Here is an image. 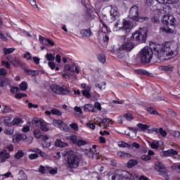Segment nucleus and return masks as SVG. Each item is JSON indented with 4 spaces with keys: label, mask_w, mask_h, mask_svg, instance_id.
<instances>
[{
    "label": "nucleus",
    "mask_w": 180,
    "mask_h": 180,
    "mask_svg": "<svg viewBox=\"0 0 180 180\" xmlns=\"http://www.w3.org/2000/svg\"><path fill=\"white\" fill-rule=\"evenodd\" d=\"M123 116L129 122H130V120H133L134 119V117H133V115H131V113L124 114Z\"/></svg>",
    "instance_id": "de8ad7c7"
},
{
    "label": "nucleus",
    "mask_w": 180,
    "mask_h": 180,
    "mask_svg": "<svg viewBox=\"0 0 180 180\" xmlns=\"http://www.w3.org/2000/svg\"><path fill=\"white\" fill-rule=\"evenodd\" d=\"M102 121L103 119L99 117H97L94 120L96 124H97V126H99V127H102Z\"/></svg>",
    "instance_id": "6e6d98bb"
},
{
    "label": "nucleus",
    "mask_w": 180,
    "mask_h": 180,
    "mask_svg": "<svg viewBox=\"0 0 180 180\" xmlns=\"http://www.w3.org/2000/svg\"><path fill=\"white\" fill-rule=\"evenodd\" d=\"M121 174L122 175V179H129V180H136V178H139V175L134 174L127 172V170L121 169Z\"/></svg>",
    "instance_id": "f8f14e48"
},
{
    "label": "nucleus",
    "mask_w": 180,
    "mask_h": 180,
    "mask_svg": "<svg viewBox=\"0 0 180 180\" xmlns=\"http://www.w3.org/2000/svg\"><path fill=\"white\" fill-rule=\"evenodd\" d=\"M64 70L68 72H74V68L71 67L70 65H65Z\"/></svg>",
    "instance_id": "09e8293b"
},
{
    "label": "nucleus",
    "mask_w": 180,
    "mask_h": 180,
    "mask_svg": "<svg viewBox=\"0 0 180 180\" xmlns=\"http://www.w3.org/2000/svg\"><path fill=\"white\" fill-rule=\"evenodd\" d=\"M98 60L102 64H105V63H106V56H105V55L100 54L98 56Z\"/></svg>",
    "instance_id": "ea45409f"
},
{
    "label": "nucleus",
    "mask_w": 180,
    "mask_h": 180,
    "mask_svg": "<svg viewBox=\"0 0 180 180\" xmlns=\"http://www.w3.org/2000/svg\"><path fill=\"white\" fill-rule=\"evenodd\" d=\"M51 115H54L56 116H61L63 115V112H61V111H60V110L56 109V108L51 109Z\"/></svg>",
    "instance_id": "4c0bfd02"
},
{
    "label": "nucleus",
    "mask_w": 180,
    "mask_h": 180,
    "mask_svg": "<svg viewBox=\"0 0 180 180\" xmlns=\"http://www.w3.org/2000/svg\"><path fill=\"white\" fill-rule=\"evenodd\" d=\"M2 113H11L12 108L9 105H4V109L1 110Z\"/></svg>",
    "instance_id": "79ce46f5"
},
{
    "label": "nucleus",
    "mask_w": 180,
    "mask_h": 180,
    "mask_svg": "<svg viewBox=\"0 0 180 180\" xmlns=\"http://www.w3.org/2000/svg\"><path fill=\"white\" fill-rule=\"evenodd\" d=\"M77 146H78L79 147H81L82 146H86V141H84L82 139H79V141H77Z\"/></svg>",
    "instance_id": "bf43d9fd"
},
{
    "label": "nucleus",
    "mask_w": 180,
    "mask_h": 180,
    "mask_svg": "<svg viewBox=\"0 0 180 180\" xmlns=\"http://www.w3.org/2000/svg\"><path fill=\"white\" fill-rule=\"evenodd\" d=\"M94 107V109H97L98 110H99V112L102 110V105L99 102H95Z\"/></svg>",
    "instance_id": "603ef678"
},
{
    "label": "nucleus",
    "mask_w": 180,
    "mask_h": 180,
    "mask_svg": "<svg viewBox=\"0 0 180 180\" xmlns=\"http://www.w3.org/2000/svg\"><path fill=\"white\" fill-rule=\"evenodd\" d=\"M148 34V30L147 27L140 28L135 31L129 39L132 41H139L140 43H146L147 41V35Z\"/></svg>",
    "instance_id": "7ed1b4c3"
},
{
    "label": "nucleus",
    "mask_w": 180,
    "mask_h": 180,
    "mask_svg": "<svg viewBox=\"0 0 180 180\" xmlns=\"http://www.w3.org/2000/svg\"><path fill=\"white\" fill-rule=\"evenodd\" d=\"M21 91H26L27 89V82H22L19 85Z\"/></svg>",
    "instance_id": "37998d69"
},
{
    "label": "nucleus",
    "mask_w": 180,
    "mask_h": 180,
    "mask_svg": "<svg viewBox=\"0 0 180 180\" xmlns=\"http://www.w3.org/2000/svg\"><path fill=\"white\" fill-rule=\"evenodd\" d=\"M100 23L103 25V28L101 30V32L103 33H105V36L103 37V40L105 43H106L109 41V36H108V34H106L109 32V27H108L106 23H105V22H103V20L102 19H100Z\"/></svg>",
    "instance_id": "9d476101"
},
{
    "label": "nucleus",
    "mask_w": 180,
    "mask_h": 180,
    "mask_svg": "<svg viewBox=\"0 0 180 180\" xmlns=\"http://www.w3.org/2000/svg\"><path fill=\"white\" fill-rule=\"evenodd\" d=\"M27 136L25 134H18L16 136H13V141L14 143H19L21 140H26Z\"/></svg>",
    "instance_id": "dca6fc26"
},
{
    "label": "nucleus",
    "mask_w": 180,
    "mask_h": 180,
    "mask_svg": "<svg viewBox=\"0 0 180 180\" xmlns=\"http://www.w3.org/2000/svg\"><path fill=\"white\" fill-rule=\"evenodd\" d=\"M119 157L121 158H130L131 157V155L129 153L120 151L118 153Z\"/></svg>",
    "instance_id": "7c9ffc66"
},
{
    "label": "nucleus",
    "mask_w": 180,
    "mask_h": 180,
    "mask_svg": "<svg viewBox=\"0 0 180 180\" xmlns=\"http://www.w3.org/2000/svg\"><path fill=\"white\" fill-rule=\"evenodd\" d=\"M86 127H89V129H91V130H95V124L88 122L86 124Z\"/></svg>",
    "instance_id": "338daca9"
},
{
    "label": "nucleus",
    "mask_w": 180,
    "mask_h": 180,
    "mask_svg": "<svg viewBox=\"0 0 180 180\" xmlns=\"http://www.w3.org/2000/svg\"><path fill=\"white\" fill-rule=\"evenodd\" d=\"M11 157V155L8 153H5L4 151L0 152V160L1 162H5L6 161V159L9 158Z\"/></svg>",
    "instance_id": "393cba45"
},
{
    "label": "nucleus",
    "mask_w": 180,
    "mask_h": 180,
    "mask_svg": "<svg viewBox=\"0 0 180 180\" xmlns=\"http://www.w3.org/2000/svg\"><path fill=\"white\" fill-rule=\"evenodd\" d=\"M129 17L132 20H136V22H143V20H146L147 17L141 16V13L139 11V6L137 5H134L131 6L129 11Z\"/></svg>",
    "instance_id": "20e7f679"
},
{
    "label": "nucleus",
    "mask_w": 180,
    "mask_h": 180,
    "mask_svg": "<svg viewBox=\"0 0 180 180\" xmlns=\"http://www.w3.org/2000/svg\"><path fill=\"white\" fill-rule=\"evenodd\" d=\"M27 94L25 93H18L15 95V99H22V98H26Z\"/></svg>",
    "instance_id": "c03bdc74"
},
{
    "label": "nucleus",
    "mask_w": 180,
    "mask_h": 180,
    "mask_svg": "<svg viewBox=\"0 0 180 180\" xmlns=\"http://www.w3.org/2000/svg\"><path fill=\"white\" fill-rule=\"evenodd\" d=\"M172 47L171 41H166L162 44L150 42L149 44L150 51L147 49L141 50L140 53L141 62L142 64H150L153 56H155V58L160 61L175 58L179 53V46L178 44H175L174 49Z\"/></svg>",
    "instance_id": "f257e3e1"
},
{
    "label": "nucleus",
    "mask_w": 180,
    "mask_h": 180,
    "mask_svg": "<svg viewBox=\"0 0 180 180\" xmlns=\"http://www.w3.org/2000/svg\"><path fill=\"white\" fill-rule=\"evenodd\" d=\"M80 34L82 37H91V36H92V31L91 28L83 29L80 30Z\"/></svg>",
    "instance_id": "f3484780"
},
{
    "label": "nucleus",
    "mask_w": 180,
    "mask_h": 180,
    "mask_svg": "<svg viewBox=\"0 0 180 180\" xmlns=\"http://www.w3.org/2000/svg\"><path fill=\"white\" fill-rule=\"evenodd\" d=\"M39 123V129L42 131H49L50 130V128H49V125L47 122H44L43 120H34V124H37Z\"/></svg>",
    "instance_id": "ddd939ff"
},
{
    "label": "nucleus",
    "mask_w": 180,
    "mask_h": 180,
    "mask_svg": "<svg viewBox=\"0 0 180 180\" xmlns=\"http://www.w3.org/2000/svg\"><path fill=\"white\" fill-rule=\"evenodd\" d=\"M24 155L25 153L23 152V150H20L15 154V158H16V160H20L22 157H24Z\"/></svg>",
    "instance_id": "c9c22d12"
},
{
    "label": "nucleus",
    "mask_w": 180,
    "mask_h": 180,
    "mask_svg": "<svg viewBox=\"0 0 180 180\" xmlns=\"http://www.w3.org/2000/svg\"><path fill=\"white\" fill-rule=\"evenodd\" d=\"M28 151L29 153H37L40 157H46L47 155L45 152L41 150L40 148H30Z\"/></svg>",
    "instance_id": "a211bd4d"
},
{
    "label": "nucleus",
    "mask_w": 180,
    "mask_h": 180,
    "mask_svg": "<svg viewBox=\"0 0 180 180\" xmlns=\"http://www.w3.org/2000/svg\"><path fill=\"white\" fill-rule=\"evenodd\" d=\"M84 112H96L95 107L92 104H85L84 106Z\"/></svg>",
    "instance_id": "5701e85b"
},
{
    "label": "nucleus",
    "mask_w": 180,
    "mask_h": 180,
    "mask_svg": "<svg viewBox=\"0 0 180 180\" xmlns=\"http://www.w3.org/2000/svg\"><path fill=\"white\" fill-rule=\"evenodd\" d=\"M136 47V44L133 43L130 39H128L120 47V50H124V51H131Z\"/></svg>",
    "instance_id": "1a4fd4ad"
},
{
    "label": "nucleus",
    "mask_w": 180,
    "mask_h": 180,
    "mask_svg": "<svg viewBox=\"0 0 180 180\" xmlns=\"http://www.w3.org/2000/svg\"><path fill=\"white\" fill-rule=\"evenodd\" d=\"M163 154L165 157H171L172 155H178V150H175L174 149L163 150Z\"/></svg>",
    "instance_id": "6ab92c4d"
},
{
    "label": "nucleus",
    "mask_w": 180,
    "mask_h": 180,
    "mask_svg": "<svg viewBox=\"0 0 180 180\" xmlns=\"http://www.w3.org/2000/svg\"><path fill=\"white\" fill-rule=\"evenodd\" d=\"M22 124H23V119L20 117H15L11 121V126H20Z\"/></svg>",
    "instance_id": "412c9836"
},
{
    "label": "nucleus",
    "mask_w": 180,
    "mask_h": 180,
    "mask_svg": "<svg viewBox=\"0 0 180 180\" xmlns=\"http://www.w3.org/2000/svg\"><path fill=\"white\" fill-rule=\"evenodd\" d=\"M75 112H77V113H79V117L80 115H84V112H82V110L81 109V107L75 106L74 108Z\"/></svg>",
    "instance_id": "864d4df0"
},
{
    "label": "nucleus",
    "mask_w": 180,
    "mask_h": 180,
    "mask_svg": "<svg viewBox=\"0 0 180 180\" xmlns=\"http://www.w3.org/2000/svg\"><path fill=\"white\" fill-rule=\"evenodd\" d=\"M14 131L15 130L13 129L6 128L5 134H7V136H12Z\"/></svg>",
    "instance_id": "3c124183"
},
{
    "label": "nucleus",
    "mask_w": 180,
    "mask_h": 180,
    "mask_svg": "<svg viewBox=\"0 0 180 180\" xmlns=\"http://www.w3.org/2000/svg\"><path fill=\"white\" fill-rule=\"evenodd\" d=\"M159 133H160V134H161V136H162V137H167V134H168L167 131L164 130V129H162V127H160V131Z\"/></svg>",
    "instance_id": "69168bd1"
},
{
    "label": "nucleus",
    "mask_w": 180,
    "mask_h": 180,
    "mask_svg": "<svg viewBox=\"0 0 180 180\" xmlns=\"http://www.w3.org/2000/svg\"><path fill=\"white\" fill-rule=\"evenodd\" d=\"M112 122V120L109 118H103L102 121L101 126L104 127V129H108L109 127V124H110V122Z\"/></svg>",
    "instance_id": "cd10ccee"
},
{
    "label": "nucleus",
    "mask_w": 180,
    "mask_h": 180,
    "mask_svg": "<svg viewBox=\"0 0 180 180\" xmlns=\"http://www.w3.org/2000/svg\"><path fill=\"white\" fill-rule=\"evenodd\" d=\"M30 160H36V158H39L38 153H32L29 155Z\"/></svg>",
    "instance_id": "0e129e2a"
},
{
    "label": "nucleus",
    "mask_w": 180,
    "mask_h": 180,
    "mask_svg": "<svg viewBox=\"0 0 180 180\" xmlns=\"http://www.w3.org/2000/svg\"><path fill=\"white\" fill-rule=\"evenodd\" d=\"M118 147H120L121 148H131V146L130 144L124 142V141H121L118 144Z\"/></svg>",
    "instance_id": "72a5a7b5"
},
{
    "label": "nucleus",
    "mask_w": 180,
    "mask_h": 180,
    "mask_svg": "<svg viewBox=\"0 0 180 180\" xmlns=\"http://www.w3.org/2000/svg\"><path fill=\"white\" fill-rule=\"evenodd\" d=\"M1 65H3V67H6V68H8V69L11 68V63L5 60L1 61Z\"/></svg>",
    "instance_id": "680f3d73"
},
{
    "label": "nucleus",
    "mask_w": 180,
    "mask_h": 180,
    "mask_svg": "<svg viewBox=\"0 0 180 180\" xmlns=\"http://www.w3.org/2000/svg\"><path fill=\"white\" fill-rule=\"evenodd\" d=\"M137 127L139 131H146V130L150 129V125L142 123L137 124Z\"/></svg>",
    "instance_id": "a878e982"
},
{
    "label": "nucleus",
    "mask_w": 180,
    "mask_h": 180,
    "mask_svg": "<svg viewBox=\"0 0 180 180\" xmlns=\"http://www.w3.org/2000/svg\"><path fill=\"white\" fill-rule=\"evenodd\" d=\"M11 120H12L11 117H4L3 121L4 126H6L7 127H12V121L11 122Z\"/></svg>",
    "instance_id": "bb28decb"
},
{
    "label": "nucleus",
    "mask_w": 180,
    "mask_h": 180,
    "mask_svg": "<svg viewBox=\"0 0 180 180\" xmlns=\"http://www.w3.org/2000/svg\"><path fill=\"white\" fill-rule=\"evenodd\" d=\"M10 63L13 65V67L18 68V67H22L23 65V63L20 60V59L18 58V57L13 58Z\"/></svg>",
    "instance_id": "2eb2a0df"
},
{
    "label": "nucleus",
    "mask_w": 180,
    "mask_h": 180,
    "mask_svg": "<svg viewBox=\"0 0 180 180\" xmlns=\"http://www.w3.org/2000/svg\"><path fill=\"white\" fill-rule=\"evenodd\" d=\"M27 1L33 8H39L37 4L36 3V0H27Z\"/></svg>",
    "instance_id": "052dcab7"
},
{
    "label": "nucleus",
    "mask_w": 180,
    "mask_h": 180,
    "mask_svg": "<svg viewBox=\"0 0 180 180\" xmlns=\"http://www.w3.org/2000/svg\"><path fill=\"white\" fill-rule=\"evenodd\" d=\"M70 141H72L73 144H77L78 139L76 135H72L69 137Z\"/></svg>",
    "instance_id": "8fccbe9b"
},
{
    "label": "nucleus",
    "mask_w": 180,
    "mask_h": 180,
    "mask_svg": "<svg viewBox=\"0 0 180 180\" xmlns=\"http://www.w3.org/2000/svg\"><path fill=\"white\" fill-rule=\"evenodd\" d=\"M51 89L52 92L56 94L57 95H68L71 94V91L68 89V87H63L58 84H52L51 85Z\"/></svg>",
    "instance_id": "423d86ee"
},
{
    "label": "nucleus",
    "mask_w": 180,
    "mask_h": 180,
    "mask_svg": "<svg viewBox=\"0 0 180 180\" xmlns=\"http://www.w3.org/2000/svg\"><path fill=\"white\" fill-rule=\"evenodd\" d=\"M138 74H140L141 75H147V77H151V73L150 72L144 70V69H139L137 70Z\"/></svg>",
    "instance_id": "2f4dec72"
},
{
    "label": "nucleus",
    "mask_w": 180,
    "mask_h": 180,
    "mask_svg": "<svg viewBox=\"0 0 180 180\" xmlns=\"http://www.w3.org/2000/svg\"><path fill=\"white\" fill-rule=\"evenodd\" d=\"M55 146L56 147H60V148H63L64 147H67V146H68V143L62 141L61 139H58L55 141Z\"/></svg>",
    "instance_id": "b1692460"
},
{
    "label": "nucleus",
    "mask_w": 180,
    "mask_h": 180,
    "mask_svg": "<svg viewBox=\"0 0 180 180\" xmlns=\"http://www.w3.org/2000/svg\"><path fill=\"white\" fill-rule=\"evenodd\" d=\"M23 71L25 74H26L27 75H31V77H36V75L39 74V71L27 69L26 68H23Z\"/></svg>",
    "instance_id": "aec40b11"
},
{
    "label": "nucleus",
    "mask_w": 180,
    "mask_h": 180,
    "mask_svg": "<svg viewBox=\"0 0 180 180\" xmlns=\"http://www.w3.org/2000/svg\"><path fill=\"white\" fill-rule=\"evenodd\" d=\"M141 160H143V161H150V160H151V156L148 155H143L141 156Z\"/></svg>",
    "instance_id": "e2e57ef3"
},
{
    "label": "nucleus",
    "mask_w": 180,
    "mask_h": 180,
    "mask_svg": "<svg viewBox=\"0 0 180 180\" xmlns=\"http://www.w3.org/2000/svg\"><path fill=\"white\" fill-rule=\"evenodd\" d=\"M70 127H71V129L75 130V131H78V130H79L78 124H77V123H75V122L70 124Z\"/></svg>",
    "instance_id": "4d7b16f0"
},
{
    "label": "nucleus",
    "mask_w": 180,
    "mask_h": 180,
    "mask_svg": "<svg viewBox=\"0 0 180 180\" xmlns=\"http://www.w3.org/2000/svg\"><path fill=\"white\" fill-rule=\"evenodd\" d=\"M79 158L74 154H70L68 156V167L70 169H73V168H78L79 167Z\"/></svg>",
    "instance_id": "39448f33"
},
{
    "label": "nucleus",
    "mask_w": 180,
    "mask_h": 180,
    "mask_svg": "<svg viewBox=\"0 0 180 180\" xmlns=\"http://www.w3.org/2000/svg\"><path fill=\"white\" fill-rule=\"evenodd\" d=\"M3 51L4 53L5 56H7V54H11L15 51V48H4Z\"/></svg>",
    "instance_id": "e433bc0d"
},
{
    "label": "nucleus",
    "mask_w": 180,
    "mask_h": 180,
    "mask_svg": "<svg viewBox=\"0 0 180 180\" xmlns=\"http://www.w3.org/2000/svg\"><path fill=\"white\" fill-rule=\"evenodd\" d=\"M46 59L48 61H54L55 58L54 56H53V53H47L46 55Z\"/></svg>",
    "instance_id": "5fc2aeb1"
},
{
    "label": "nucleus",
    "mask_w": 180,
    "mask_h": 180,
    "mask_svg": "<svg viewBox=\"0 0 180 180\" xmlns=\"http://www.w3.org/2000/svg\"><path fill=\"white\" fill-rule=\"evenodd\" d=\"M136 165H139V160L136 159H131L127 163V168H133V167H136Z\"/></svg>",
    "instance_id": "4be33fe9"
},
{
    "label": "nucleus",
    "mask_w": 180,
    "mask_h": 180,
    "mask_svg": "<svg viewBox=\"0 0 180 180\" xmlns=\"http://www.w3.org/2000/svg\"><path fill=\"white\" fill-rule=\"evenodd\" d=\"M146 110L147 112H148V113H150V115H155V116H160V113L158 112V111L154 110V108L152 107L147 108Z\"/></svg>",
    "instance_id": "c756f323"
},
{
    "label": "nucleus",
    "mask_w": 180,
    "mask_h": 180,
    "mask_svg": "<svg viewBox=\"0 0 180 180\" xmlns=\"http://www.w3.org/2000/svg\"><path fill=\"white\" fill-rule=\"evenodd\" d=\"M155 169L160 174H168V169H167L165 165L162 162H157L155 163Z\"/></svg>",
    "instance_id": "9b49d317"
},
{
    "label": "nucleus",
    "mask_w": 180,
    "mask_h": 180,
    "mask_svg": "<svg viewBox=\"0 0 180 180\" xmlns=\"http://www.w3.org/2000/svg\"><path fill=\"white\" fill-rule=\"evenodd\" d=\"M175 17L173 15H164L162 18V22L165 26H175Z\"/></svg>",
    "instance_id": "0eeeda50"
},
{
    "label": "nucleus",
    "mask_w": 180,
    "mask_h": 180,
    "mask_svg": "<svg viewBox=\"0 0 180 180\" xmlns=\"http://www.w3.org/2000/svg\"><path fill=\"white\" fill-rule=\"evenodd\" d=\"M53 123L55 127H58V129L63 130V131H68L70 130L68 124L63 122L62 120H53Z\"/></svg>",
    "instance_id": "6e6552de"
},
{
    "label": "nucleus",
    "mask_w": 180,
    "mask_h": 180,
    "mask_svg": "<svg viewBox=\"0 0 180 180\" xmlns=\"http://www.w3.org/2000/svg\"><path fill=\"white\" fill-rule=\"evenodd\" d=\"M82 94L84 98H86L87 99H89L91 98V89L89 90H82Z\"/></svg>",
    "instance_id": "f704fd0d"
},
{
    "label": "nucleus",
    "mask_w": 180,
    "mask_h": 180,
    "mask_svg": "<svg viewBox=\"0 0 180 180\" xmlns=\"http://www.w3.org/2000/svg\"><path fill=\"white\" fill-rule=\"evenodd\" d=\"M34 136L36 139H41V131L39 129H35L34 131Z\"/></svg>",
    "instance_id": "49530a36"
},
{
    "label": "nucleus",
    "mask_w": 180,
    "mask_h": 180,
    "mask_svg": "<svg viewBox=\"0 0 180 180\" xmlns=\"http://www.w3.org/2000/svg\"><path fill=\"white\" fill-rule=\"evenodd\" d=\"M0 75L2 77H6L8 75V71L5 68H0Z\"/></svg>",
    "instance_id": "13d9d810"
},
{
    "label": "nucleus",
    "mask_w": 180,
    "mask_h": 180,
    "mask_svg": "<svg viewBox=\"0 0 180 180\" xmlns=\"http://www.w3.org/2000/svg\"><path fill=\"white\" fill-rule=\"evenodd\" d=\"M112 180H123V177L122 175V169H117L115 171L111 177Z\"/></svg>",
    "instance_id": "4468645a"
},
{
    "label": "nucleus",
    "mask_w": 180,
    "mask_h": 180,
    "mask_svg": "<svg viewBox=\"0 0 180 180\" xmlns=\"http://www.w3.org/2000/svg\"><path fill=\"white\" fill-rule=\"evenodd\" d=\"M162 70L164 71H172V66H171V65L163 66Z\"/></svg>",
    "instance_id": "774afa93"
},
{
    "label": "nucleus",
    "mask_w": 180,
    "mask_h": 180,
    "mask_svg": "<svg viewBox=\"0 0 180 180\" xmlns=\"http://www.w3.org/2000/svg\"><path fill=\"white\" fill-rule=\"evenodd\" d=\"M160 30L164 33H174V30L169 28V27H167V28L165 27H160Z\"/></svg>",
    "instance_id": "a19ab883"
},
{
    "label": "nucleus",
    "mask_w": 180,
    "mask_h": 180,
    "mask_svg": "<svg viewBox=\"0 0 180 180\" xmlns=\"http://www.w3.org/2000/svg\"><path fill=\"white\" fill-rule=\"evenodd\" d=\"M39 40L40 43H42V44H44V46H49V38H45L40 35L39 37Z\"/></svg>",
    "instance_id": "473e14b6"
},
{
    "label": "nucleus",
    "mask_w": 180,
    "mask_h": 180,
    "mask_svg": "<svg viewBox=\"0 0 180 180\" xmlns=\"http://www.w3.org/2000/svg\"><path fill=\"white\" fill-rule=\"evenodd\" d=\"M85 154H86L87 157L89 158H94V155L98 154V153H95V151H94L92 148H90L89 150L86 149L85 150Z\"/></svg>",
    "instance_id": "c85d7f7f"
},
{
    "label": "nucleus",
    "mask_w": 180,
    "mask_h": 180,
    "mask_svg": "<svg viewBox=\"0 0 180 180\" xmlns=\"http://www.w3.org/2000/svg\"><path fill=\"white\" fill-rule=\"evenodd\" d=\"M19 174L20 175V180H27V174L23 172V170H20Z\"/></svg>",
    "instance_id": "a18cd8bd"
},
{
    "label": "nucleus",
    "mask_w": 180,
    "mask_h": 180,
    "mask_svg": "<svg viewBox=\"0 0 180 180\" xmlns=\"http://www.w3.org/2000/svg\"><path fill=\"white\" fill-rule=\"evenodd\" d=\"M49 169H50V167H45L43 165H41L38 169L39 172H40V174H46V171H49Z\"/></svg>",
    "instance_id": "58836bf2"
},
{
    "label": "nucleus",
    "mask_w": 180,
    "mask_h": 180,
    "mask_svg": "<svg viewBox=\"0 0 180 180\" xmlns=\"http://www.w3.org/2000/svg\"><path fill=\"white\" fill-rule=\"evenodd\" d=\"M110 15L111 16V20H112V22L117 20V22L115 24V27H117L118 30H122L124 34H128V33H130V32H131V30L133 29V22H131V21H129L126 19H123L122 26H120V13L119 12L117 7L112 6L111 10L110 11Z\"/></svg>",
    "instance_id": "f03ea898"
}]
</instances>
